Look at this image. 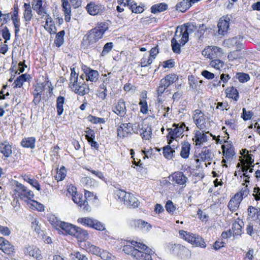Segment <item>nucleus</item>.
<instances>
[{"instance_id":"60","label":"nucleus","mask_w":260,"mask_h":260,"mask_svg":"<svg viewBox=\"0 0 260 260\" xmlns=\"http://www.w3.org/2000/svg\"><path fill=\"white\" fill-rule=\"evenodd\" d=\"M113 44L112 42L107 43L103 47L101 55L104 56L108 53L113 48Z\"/></svg>"},{"instance_id":"49","label":"nucleus","mask_w":260,"mask_h":260,"mask_svg":"<svg viewBox=\"0 0 260 260\" xmlns=\"http://www.w3.org/2000/svg\"><path fill=\"white\" fill-rule=\"evenodd\" d=\"M131 245H124L123 247V251L127 254L131 255L132 256H134L135 251H137L138 248L134 246L132 243Z\"/></svg>"},{"instance_id":"48","label":"nucleus","mask_w":260,"mask_h":260,"mask_svg":"<svg viewBox=\"0 0 260 260\" xmlns=\"http://www.w3.org/2000/svg\"><path fill=\"white\" fill-rule=\"evenodd\" d=\"M93 218L90 217H81L78 219V222L83 225L90 228L93 223Z\"/></svg>"},{"instance_id":"55","label":"nucleus","mask_w":260,"mask_h":260,"mask_svg":"<svg viewBox=\"0 0 260 260\" xmlns=\"http://www.w3.org/2000/svg\"><path fill=\"white\" fill-rule=\"evenodd\" d=\"M236 77L241 83H245L250 80L249 75L244 73H238L236 74Z\"/></svg>"},{"instance_id":"6","label":"nucleus","mask_w":260,"mask_h":260,"mask_svg":"<svg viewBox=\"0 0 260 260\" xmlns=\"http://www.w3.org/2000/svg\"><path fill=\"white\" fill-rule=\"evenodd\" d=\"M14 192L15 198H18L21 200H24L25 203L26 200L31 199L34 197V194L32 191L28 189L24 185L18 182L16 185Z\"/></svg>"},{"instance_id":"2","label":"nucleus","mask_w":260,"mask_h":260,"mask_svg":"<svg viewBox=\"0 0 260 260\" xmlns=\"http://www.w3.org/2000/svg\"><path fill=\"white\" fill-rule=\"evenodd\" d=\"M109 28V24L106 22L98 23L97 26L91 29L84 37L83 43L86 47L93 46L102 39L104 34Z\"/></svg>"},{"instance_id":"61","label":"nucleus","mask_w":260,"mask_h":260,"mask_svg":"<svg viewBox=\"0 0 260 260\" xmlns=\"http://www.w3.org/2000/svg\"><path fill=\"white\" fill-rule=\"evenodd\" d=\"M88 120L92 123H104L105 122L104 118H99L94 116L89 115L88 117Z\"/></svg>"},{"instance_id":"35","label":"nucleus","mask_w":260,"mask_h":260,"mask_svg":"<svg viewBox=\"0 0 260 260\" xmlns=\"http://www.w3.org/2000/svg\"><path fill=\"white\" fill-rule=\"evenodd\" d=\"M146 92H143L141 96V99L140 100L139 103V105H140L141 107L140 111L143 114H146L148 111L147 103L146 100Z\"/></svg>"},{"instance_id":"1","label":"nucleus","mask_w":260,"mask_h":260,"mask_svg":"<svg viewBox=\"0 0 260 260\" xmlns=\"http://www.w3.org/2000/svg\"><path fill=\"white\" fill-rule=\"evenodd\" d=\"M197 29L195 25L187 23L177 27L175 35L171 40L173 51L176 53L180 52V47L188 41V36Z\"/></svg>"},{"instance_id":"33","label":"nucleus","mask_w":260,"mask_h":260,"mask_svg":"<svg viewBox=\"0 0 260 260\" xmlns=\"http://www.w3.org/2000/svg\"><path fill=\"white\" fill-rule=\"evenodd\" d=\"M26 203L28 207L32 209H36L39 211L44 210V206L43 204L32 200V199L29 200H26Z\"/></svg>"},{"instance_id":"21","label":"nucleus","mask_w":260,"mask_h":260,"mask_svg":"<svg viewBox=\"0 0 260 260\" xmlns=\"http://www.w3.org/2000/svg\"><path fill=\"white\" fill-rule=\"evenodd\" d=\"M206 130L204 131H195L194 136L192 138L193 141H194L196 146H201L204 143L207 141V136L204 133Z\"/></svg>"},{"instance_id":"51","label":"nucleus","mask_w":260,"mask_h":260,"mask_svg":"<svg viewBox=\"0 0 260 260\" xmlns=\"http://www.w3.org/2000/svg\"><path fill=\"white\" fill-rule=\"evenodd\" d=\"M118 2L119 4H123L124 6L129 7L133 12L135 8L138 6L137 4L132 0H118Z\"/></svg>"},{"instance_id":"9","label":"nucleus","mask_w":260,"mask_h":260,"mask_svg":"<svg viewBox=\"0 0 260 260\" xmlns=\"http://www.w3.org/2000/svg\"><path fill=\"white\" fill-rule=\"evenodd\" d=\"M192 118L196 125L201 131L206 130L207 121L204 114L200 110L193 111Z\"/></svg>"},{"instance_id":"34","label":"nucleus","mask_w":260,"mask_h":260,"mask_svg":"<svg viewBox=\"0 0 260 260\" xmlns=\"http://www.w3.org/2000/svg\"><path fill=\"white\" fill-rule=\"evenodd\" d=\"M190 144L185 142L182 144L180 155L183 158H187L190 154Z\"/></svg>"},{"instance_id":"64","label":"nucleus","mask_w":260,"mask_h":260,"mask_svg":"<svg viewBox=\"0 0 260 260\" xmlns=\"http://www.w3.org/2000/svg\"><path fill=\"white\" fill-rule=\"evenodd\" d=\"M72 259L74 260H88L87 257L83 254H81L79 252H75L72 254Z\"/></svg>"},{"instance_id":"30","label":"nucleus","mask_w":260,"mask_h":260,"mask_svg":"<svg viewBox=\"0 0 260 260\" xmlns=\"http://www.w3.org/2000/svg\"><path fill=\"white\" fill-rule=\"evenodd\" d=\"M178 80V77L175 74H169L160 80L164 86L168 87L171 84Z\"/></svg>"},{"instance_id":"24","label":"nucleus","mask_w":260,"mask_h":260,"mask_svg":"<svg viewBox=\"0 0 260 260\" xmlns=\"http://www.w3.org/2000/svg\"><path fill=\"white\" fill-rule=\"evenodd\" d=\"M72 236L81 241H85L89 238V235L86 230L76 226Z\"/></svg>"},{"instance_id":"3","label":"nucleus","mask_w":260,"mask_h":260,"mask_svg":"<svg viewBox=\"0 0 260 260\" xmlns=\"http://www.w3.org/2000/svg\"><path fill=\"white\" fill-rule=\"evenodd\" d=\"M70 86L75 93L81 96L87 94L89 91L88 85L86 84L83 76L78 77L74 68L71 69Z\"/></svg>"},{"instance_id":"22","label":"nucleus","mask_w":260,"mask_h":260,"mask_svg":"<svg viewBox=\"0 0 260 260\" xmlns=\"http://www.w3.org/2000/svg\"><path fill=\"white\" fill-rule=\"evenodd\" d=\"M222 148L223 150V159L221 162L224 164L223 165V167L227 168L228 166L225 164L226 159L228 160L232 159L235 154V152L234 148L231 146L226 148L225 146L223 145L222 146Z\"/></svg>"},{"instance_id":"36","label":"nucleus","mask_w":260,"mask_h":260,"mask_svg":"<svg viewBox=\"0 0 260 260\" xmlns=\"http://www.w3.org/2000/svg\"><path fill=\"white\" fill-rule=\"evenodd\" d=\"M36 139L34 137H28L24 138L21 144L23 147L34 148L35 147Z\"/></svg>"},{"instance_id":"31","label":"nucleus","mask_w":260,"mask_h":260,"mask_svg":"<svg viewBox=\"0 0 260 260\" xmlns=\"http://www.w3.org/2000/svg\"><path fill=\"white\" fill-rule=\"evenodd\" d=\"M226 97L231 98L235 101L239 99V93L237 89L233 86L228 87L225 91Z\"/></svg>"},{"instance_id":"46","label":"nucleus","mask_w":260,"mask_h":260,"mask_svg":"<svg viewBox=\"0 0 260 260\" xmlns=\"http://www.w3.org/2000/svg\"><path fill=\"white\" fill-rule=\"evenodd\" d=\"M64 103V98L59 96L56 100V109L58 115H60L63 111V106Z\"/></svg>"},{"instance_id":"57","label":"nucleus","mask_w":260,"mask_h":260,"mask_svg":"<svg viewBox=\"0 0 260 260\" xmlns=\"http://www.w3.org/2000/svg\"><path fill=\"white\" fill-rule=\"evenodd\" d=\"M93 221V223H92L90 228L98 231H103L105 230V225L103 223L94 219Z\"/></svg>"},{"instance_id":"39","label":"nucleus","mask_w":260,"mask_h":260,"mask_svg":"<svg viewBox=\"0 0 260 260\" xmlns=\"http://www.w3.org/2000/svg\"><path fill=\"white\" fill-rule=\"evenodd\" d=\"M201 159L204 161H210L213 158L211 150L205 148L200 154Z\"/></svg>"},{"instance_id":"45","label":"nucleus","mask_w":260,"mask_h":260,"mask_svg":"<svg viewBox=\"0 0 260 260\" xmlns=\"http://www.w3.org/2000/svg\"><path fill=\"white\" fill-rule=\"evenodd\" d=\"M3 247L1 249L4 253L10 254L14 252V248L10 243L7 240H5L4 243L2 244Z\"/></svg>"},{"instance_id":"52","label":"nucleus","mask_w":260,"mask_h":260,"mask_svg":"<svg viewBox=\"0 0 260 260\" xmlns=\"http://www.w3.org/2000/svg\"><path fill=\"white\" fill-rule=\"evenodd\" d=\"M66 174L67 171L65 168L63 166L61 167L57 172L55 176L56 180H57V181L63 180L66 176Z\"/></svg>"},{"instance_id":"43","label":"nucleus","mask_w":260,"mask_h":260,"mask_svg":"<svg viewBox=\"0 0 260 260\" xmlns=\"http://www.w3.org/2000/svg\"><path fill=\"white\" fill-rule=\"evenodd\" d=\"M85 248L87 252L93 254L99 255L100 253V249L89 242H87L85 244Z\"/></svg>"},{"instance_id":"58","label":"nucleus","mask_w":260,"mask_h":260,"mask_svg":"<svg viewBox=\"0 0 260 260\" xmlns=\"http://www.w3.org/2000/svg\"><path fill=\"white\" fill-rule=\"evenodd\" d=\"M175 152V151L171 148L170 146H167L164 148L163 154L164 156L170 159L173 156V153Z\"/></svg>"},{"instance_id":"7","label":"nucleus","mask_w":260,"mask_h":260,"mask_svg":"<svg viewBox=\"0 0 260 260\" xmlns=\"http://www.w3.org/2000/svg\"><path fill=\"white\" fill-rule=\"evenodd\" d=\"M116 194L118 199L127 206L134 208L138 206V201L133 194L122 190H117Z\"/></svg>"},{"instance_id":"59","label":"nucleus","mask_w":260,"mask_h":260,"mask_svg":"<svg viewBox=\"0 0 260 260\" xmlns=\"http://www.w3.org/2000/svg\"><path fill=\"white\" fill-rule=\"evenodd\" d=\"M112 74L111 73H108L107 74H105L104 76V79L103 81V83L101 85L102 86V88H103L104 87H107V86L110 84V83L112 81L111 79Z\"/></svg>"},{"instance_id":"40","label":"nucleus","mask_w":260,"mask_h":260,"mask_svg":"<svg viewBox=\"0 0 260 260\" xmlns=\"http://www.w3.org/2000/svg\"><path fill=\"white\" fill-rule=\"evenodd\" d=\"M190 3L188 0H183L176 5V10L181 12H185L191 7Z\"/></svg>"},{"instance_id":"14","label":"nucleus","mask_w":260,"mask_h":260,"mask_svg":"<svg viewBox=\"0 0 260 260\" xmlns=\"http://www.w3.org/2000/svg\"><path fill=\"white\" fill-rule=\"evenodd\" d=\"M231 18L229 16L226 15L221 17L218 23V33L224 36L226 34L229 28Z\"/></svg>"},{"instance_id":"11","label":"nucleus","mask_w":260,"mask_h":260,"mask_svg":"<svg viewBox=\"0 0 260 260\" xmlns=\"http://www.w3.org/2000/svg\"><path fill=\"white\" fill-rule=\"evenodd\" d=\"M19 7L17 4L13 6V12L11 14V19L15 28V36H17L20 31V20L19 18Z\"/></svg>"},{"instance_id":"44","label":"nucleus","mask_w":260,"mask_h":260,"mask_svg":"<svg viewBox=\"0 0 260 260\" xmlns=\"http://www.w3.org/2000/svg\"><path fill=\"white\" fill-rule=\"evenodd\" d=\"M196 247H200L201 248H205L206 244L204 239L198 235H195L192 242L191 243Z\"/></svg>"},{"instance_id":"37","label":"nucleus","mask_w":260,"mask_h":260,"mask_svg":"<svg viewBox=\"0 0 260 260\" xmlns=\"http://www.w3.org/2000/svg\"><path fill=\"white\" fill-rule=\"evenodd\" d=\"M168 5L165 3H160L153 5L151 7V12L153 14L162 12L166 10Z\"/></svg>"},{"instance_id":"23","label":"nucleus","mask_w":260,"mask_h":260,"mask_svg":"<svg viewBox=\"0 0 260 260\" xmlns=\"http://www.w3.org/2000/svg\"><path fill=\"white\" fill-rule=\"evenodd\" d=\"M72 236L81 241H85L89 238V235L86 230L76 226Z\"/></svg>"},{"instance_id":"15","label":"nucleus","mask_w":260,"mask_h":260,"mask_svg":"<svg viewBox=\"0 0 260 260\" xmlns=\"http://www.w3.org/2000/svg\"><path fill=\"white\" fill-rule=\"evenodd\" d=\"M112 111L120 117H124L126 114L125 103L123 99H119L117 102L114 104Z\"/></svg>"},{"instance_id":"42","label":"nucleus","mask_w":260,"mask_h":260,"mask_svg":"<svg viewBox=\"0 0 260 260\" xmlns=\"http://www.w3.org/2000/svg\"><path fill=\"white\" fill-rule=\"evenodd\" d=\"M29 75L27 74H22L19 76L15 80L14 82V87L15 88H20L22 86L23 83L27 81L28 79Z\"/></svg>"},{"instance_id":"20","label":"nucleus","mask_w":260,"mask_h":260,"mask_svg":"<svg viewBox=\"0 0 260 260\" xmlns=\"http://www.w3.org/2000/svg\"><path fill=\"white\" fill-rule=\"evenodd\" d=\"M23 18L25 25L29 24L33 18V12L29 3H24L23 6Z\"/></svg>"},{"instance_id":"25","label":"nucleus","mask_w":260,"mask_h":260,"mask_svg":"<svg viewBox=\"0 0 260 260\" xmlns=\"http://www.w3.org/2000/svg\"><path fill=\"white\" fill-rule=\"evenodd\" d=\"M45 20V24L44 26V28L48 31L50 34H56L57 29L55 25L54 22L50 15L46 16Z\"/></svg>"},{"instance_id":"53","label":"nucleus","mask_w":260,"mask_h":260,"mask_svg":"<svg viewBox=\"0 0 260 260\" xmlns=\"http://www.w3.org/2000/svg\"><path fill=\"white\" fill-rule=\"evenodd\" d=\"M72 199L76 204H78L81 207H82V205H84L85 203H86V201L82 200L81 195L78 193L73 194Z\"/></svg>"},{"instance_id":"38","label":"nucleus","mask_w":260,"mask_h":260,"mask_svg":"<svg viewBox=\"0 0 260 260\" xmlns=\"http://www.w3.org/2000/svg\"><path fill=\"white\" fill-rule=\"evenodd\" d=\"M141 136L143 139L149 140L151 138L152 129L151 127L148 125H145L142 128Z\"/></svg>"},{"instance_id":"8","label":"nucleus","mask_w":260,"mask_h":260,"mask_svg":"<svg viewBox=\"0 0 260 260\" xmlns=\"http://www.w3.org/2000/svg\"><path fill=\"white\" fill-rule=\"evenodd\" d=\"M51 224L56 229L60 228L67 234L72 236L75 229L76 226L69 223L62 222L56 218L53 219L50 221Z\"/></svg>"},{"instance_id":"63","label":"nucleus","mask_w":260,"mask_h":260,"mask_svg":"<svg viewBox=\"0 0 260 260\" xmlns=\"http://www.w3.org/2000/svg\"><path fill=\"white\" fill-rule=\"evenodd\" d=\"M99 255L100 256L101 258L103 259L113 260L112 254L106 250H103L102 252L100 251V253Z\"/></svg>"},{"instance_id":"29","label":"nucleus","mask_w":260,"mask_h":260,"mask_svg":"<svg viewBox=\"0 0 260 260\" xmlns=\"http://www.w3.org/2000/svg\"><path fill=\"white\" fill-rule=\"evenodd\" d=\"M0 151L6 157H9L12 153L11 146L7 142H0Z\"/></svg>"},{"instance_id":"32","label":"nucleus","mask_w":260,"mask_h":260,"mask_svg":"<svg viewBox=\"0 0 260 260\" xmlns=\"http://www.w3.org/2000/svg\"><path fill=\"white\" fill-rule=\"evenodd\" d=\"M85 73L87 81L95 82L98 80L99 74L97 71L88 69Z\"/></svg>"},{"instance_id":"50","label":"nucleus","mask_w":260,"mask_h":260,"mask_svg":"<svg viewBox=\"0 0 260 260\" xmlns=\"http://www.w3.org/2000/svg\"><path fill=\"white\" fill-rule=\"evenodd\" d=\"M65 34L64 30H61L58 32L56 36L54 41V43L57 47H60L63 43L64 39L63 36Z\"/></svg>"},{"instance_id":"62","label":"nucleus","mask_w":260,"mask_h":260,"mask_svg":"<svg viewBox=\"0 0 260 260\" xmlns=\"http://www.w3.org/2000/svg\"><path fill=\"white\" fill-rule=\"evenodd\" d=\"M107 87H104L103 88H102V86L100 85V89L97 93V95L99 98H100L101 100H104L106 99L107 96Z\"/></svg>"},{"instance_id":"13","label":"nucleus","mask_w":260,"mask_h":260,"mask_svg":"<svg viewBox=\"0 0 260 260\" xmlns=\"http://www.w3.org/2000/svg\"><path fill=\"white\" fill-rule=\"evenodd\" d=\"M23 252L25 255H28L36 259L42 258L41 250L34 245H28L24 248Z\"/></svg>"},{"instance_id":"4","label":"nucleus","mask_w":260,"mask_h":260,"mask_svg":"<svg viewBox=\"0 0 260 260\" xmlns=\"http://www.w3.org/2000/svg\"><path fill=\"white\" fill-rule=\"evenodd\" d=\"M132 244L138 248L134 256L136 260H152L151 255L154 253L153 250L146 245L137 241H132Z\"/></svg>"},{"instance_id":"19","label":"nucleus","mask_w":260,"mask_h":260,"mask_svg":"<svg viewBox=\"0 0 260 260\" xmlns=\"http://www.w3.org/2000/svg\"><path fill=\"white\" fill-rule=\"evenodd\" d=\"M169 179L173 182L180 185H185L187 178L180 172H175L169 177Z\"/></svg>"},{"instance_id":"17","label":"nucleus","mask_w":260,"mask_h":260,"mask_svg":"<svg viewBox=\"0 0 260 260\" xmlns=\"http://www.w3.org/2000/svg\"><path fill=\"white\" fill-rule=\"evenodd\" d=\"M131 225L133 227L138 228L146 232H149L152 228V225L148 222L142 219H134L131 221Z\"/></svg>"},{"instance_id":"26","label":"nucleus","mask_w":260,"mask_h":260,"mask_svg":"<svg viewBox=\"0 0 260 260\" xmlns=\"http://www.w3.org/2000/svg\"><path fill=\"white\" fill-rule=\"evenodd\" d=\"M242 40L240 37H238L225 40L224 41V44L229 48L235 46L237 49H240L242 45Z\"/></svg>"},{"instance_id":"41","label":"nucleus","mask_w":260,"mask_h":260,"mask_svg":"<svg viewBox=\"0 0 260 260\" xmlns=\"http://www.w3.org/2000/svg\"><path fill=\"white\" fill-rule=\"evenodd\" d=\"M179 235L181 238L184 239V240L187 241L189 243H191L193 240V238L196 234H193V233H191L189 232H187L185 231L181 230L179 232Z\"/></svg>"},{"instance_id":"47","label":"nucleus","mask_w":260,"mask_h":260,"mask_svg":"<svg viewBox=\"0 0 260 260\" xmlns=\"http://www.w3.org/2000/svg\"><path fill=\"white\" fill-rule=\"evenodd\" d=\"M23 179L25 181L28 182L32 187L35 188L38 190H41L40 185L38 181L35 179L30 178L27 176H23Z\"/></svg>"},{"instance_id":"27","label":"nucleus","mask_w":260,"mask_h":260,"mask_svg":"<svg viewBox=\"0 0 260 260\" xmlns=\"http://www.w3.org/2000/svg\"><path fill=\"white\" fill-rule=\"evenodd\" d=\"M62 11L64 13V20L69 22L71 20V7L68 0H61Z\"/></svg>"},{"instance_id":"28","label":"nucleus","mask_w":260,"mask_h":260,"mask_svg":"<svg viewBox=\"0 0 260 260\" xmlns=\"http://www.w3.org/2000/svg\"><path fill=\"white\" fill-rule=\"evenodd\" d=\"M244 225L243 222L239 219L236 220L233 223L232 226L233 235L240 236L242 233V227Z\"/></svg>"},{"instance_id":"56","label":"nucleus","mask_w":260,"mask_h":260,"mask_svg":"<svg viewBox=\"0 0 260 260\" xmlns=\"http://www.w3.org/2000/svg\"><path fill=\"white\" fill-rule=\"evenodd\" d=\"M153 61L151 57L145 55L141 59L140 63L142 67H146L150 65Z\"/></svg>"},{"instance_id":"5","label":"nucleus","mask_w":260,"mask_h":260,"mask_svg":"<svg viewBox=\"0 0 260 260\" xmlns=\"http://www.w3.org/2000/svg\"><path fill=\"white\" fill-rule=\"evenodd\" d=\"M186 127V131H188V127H186L184 123L173 124L172 127L167 128L169 132L167 136L168 144H171L172 141L176 140L181 136L184 131V128Z\"/></svg>"},{"instance_id":"18","label":"nucleus","mask_w":260,"mask_h":260,"mask_svg":"<svg viewBox=\"0 0 260 260\" xmlns=\"http://www.w3.org/2000/svg\"><path fill=\"white\" fill-rule=\"evenodd\" d=\"M243 200L242 194L241 193H237L235 194L230 201L228 207L231 211H236L239 208L240 204Z\"/></svg>"},{"instance_id":"16","label":"nucleus","mask_w":260,"mask_h":260,"mask_svg":"<svg viewBox=\"0 0 260 260\" xmlns=\"http://www.w3.org/2000/svg\"><path fill=\"white\" fill-rule=\"evenodd\" d=\"M86 10L90 15L94 16L103 13L105 11V7L103 5L90 2L87 5Z\"/></svg>"},{"instance_id":"54","label":"nucleus","mask_w":260,"mask_h":260,"mask_svg":"<svg viewBox=\"0 0 260 260\" xmlns=\"http://www.w3.org/2000/svg\"><path fill=\"white\" fill-rule=\"evenodd\" d=\"M211 67L215 68L216 70H220L223 68L224 66L223 61L218 59H214L212 60L210 62Z\"/></svg>"},{"instance_id":"12","label":"nucleus","mask_w":260,"mask_h":260,"mask_svg":"<svg viewBox=\"0 0 260 260\" xmlns=\"http://www.w3.org/2000/svg\"><path fill=\"white\" fill-rule=\"evenodd\" d=\"M132 129V123H121L117 128V137L120 139L128 137Z\"/></svg>"},{"instance_id":"10","label":"nucleus","mask_w":260,"mask_h":260,"mask_svg":"<svg viewBox=\"0 0 260 260\" xmlns=\"http://www.w3.org/2000/svg\"><path fill=\"white\" fill-rule=\"evenodd\" d=\"M222 53L220 48L216 46H208L203 51L202 54L212 60L215 59L217 57L221 56Z\"/></svg>"}]
</instances>
